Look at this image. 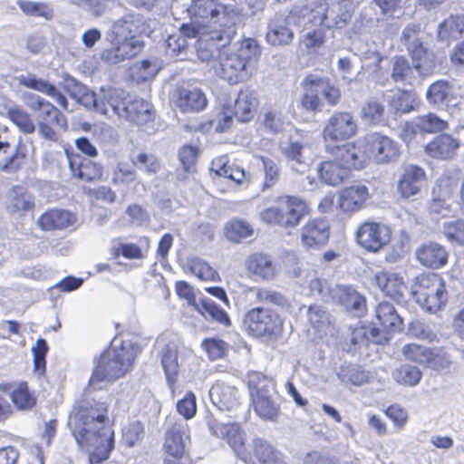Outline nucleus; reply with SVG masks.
Returning <instances> with one entry per match:
<instances>
[{
    "label": "nucleus",
    "instance_id": "1",
    "mask_svg": "<svg viewBox=\"0 0 464 464\" xmlns=\"http://www.w3.org/2000/svg\"><path fill=\"white\" fill-rule=\"evenodd\" d=\"M112 341L97 361L82 399L76 401L75 418L82 423L78 435H105L101 430L109 423L107 405L90 396L92 390L102 389V383L123 377L132 368L137 349L130 341H121L117 346Z\"/></svg>",
    "mask_w": 464,
    "mask_h": 464
},
{
    "label": "nucleus",
    "instance_id": "2",
    "mask_svg": "<svg viewBox=\"0 0 464 464\" xmlns=\"http://www.w3.org/2000/svg\"><path fill=\"white\" fill-rule=\"evenodd\" d=\"M375 314L382 329L371 325L356 328L351 336V343L353 345L368 343L384 344L391 340L392 333L402 330L403 320L392 304L386 301L381 302L375 309Z\"/></svg>",
    "mask_w": 464,
    "mask_h": 464
},
{
    "label": "nucleus",
    "instance_id": "3",
    "mask_svg": "<svg viewBox=\"0 0 464 464\" xmlns=\"http://www.w3.org/2000/svg\"><path fill=\"white\" fill-rule=\"evenodd\" d=\"M301 6L307 25L325 29L344 28L353 16L352 5L343 0H317Z\"/></svg>",
    "mask_w": 464,
    "mask_h": 464
},
{
    "label": "nucleus",
    "instance_id": "4",
    "mask_svg": "<svg viewBox=\"0 0 464 464\" xmlns=\"http://www.w3.org/2000/svg\"><path fill=\"white\" fill-rule=\"evenodd\" d=\"M188 13L194 23L202 24L213 23L216 29H237L239 12L235 5H226L219 0H192Z\"/></svg>",
    "mask_w": 464,
    "mask_h": 464
},
{
    "label": "nucleus",
    "instance_id": "5",
    "mask_svg": "<svg viewBox=\"0 0 464 464\" xmlns=\"http://www.w3.org/2000/svg\"><path fill=\"white\" fill-rule=\"evenodd\" d=\"M411 294L416 302L430 312L440 310L448 298L443 280L434 273L417 276L411 285Z\"/></svg>",
    "mask_w": 464,
    "mask_h": 464
},
{
    "label": "nucleus",
    "instance_id": "6",
    "mask_svg": "<svg viewBox=\"0 0 464 464\" xmlns=\"http://www.w3.org/2000/svg\"><path fill=\"white\" fill-rule=\"evenodd\" d=\"M292 25L304 27L307 25L301 5L294 6L286 15L276 14L268 21L266 43L275 47L290 45L295 39Z\"/></svg>",
    "mask_w": 464,
    "mask_h": 464
},
{
    "label": "nucleus",
    "instance_id": "7",
    "mask_svg": "<svg viewBox=\"0 0 464 464\" xmlns=\"http://www.w3.org/2000/svg\"><path fill=\"white\" fill-rule=\"evenodd\" d=\"M242 324L249 334L276 340L282 333L283 320L277 313L265 307H255L243 316Z\"/></svg>",
    "mask_w": 464,
    "mask_h": 464
},
{
    "label": "nucleus",
    "instance_id": "8",
    "mask_svg": "<svg viewBox=\"0 0 464 464\" xmlns=\"http://www.w3.org/2000/svg\"><path fill=\"white\" fill-rule=\"evenodd\" d=\"M436 65L431 58L411 61L404 56H396L392 62V79L403 85L414 86L420 79L434 72Z\"/></svg>",
    "mask_w": 464,
    "mask_h": 464
},
{
    "label": "nucleus",
    "instance_id": "9",
    "mask_svg": "<svg viewBox=\"0 0 464 464\" xmlns=\"http://www.w3.org/2000/svg\"><path fill=\"white\" fill-rule=\"evenodd\" d=\"M237 29L204 30L199 39L196 42V52L198 58L208 63L213 59L221 57V49L227 47L236 35Z\"/></svg>",
    "mask_w": 464,
    "mask_h": 464
},
{
    "label": "nucleus",
    "instance_id": "10",
    "mask_svg": "<svg viewBox=\"0 0 464 464\" xmlns=\"http://www.w3.org/2000/svg\"><path fill=\"white\" fill-rule=\"evenodd\" d=\"M324 150L343 167H347L348 171H351V169H364L369 160L364 141L327 144L324 145Z\"/></svg>",
    "mask_w": 464,
    "mask_h": 464
},
{
    "label": "nucleus",
    "instance_id": "11",
    "mask_svg": "<svg viewBox=\"0 0 464 464\" xmlns=\"http://www.w3.org/2000/svg\"><path fill=\"white\" fill-rule=\"evenodd\" d=\"M357 122L348 111H335L324 122L323 138L324 145L342 142L357 133Z\"/></svg>",
    "mask_w": 464,
    "mask_h": 464
},
{
    "label": "nucleus",
    "instance_id": "12",
    "mask_svg": "<svg viewBox=\"0 0 464 464\" xmlns=\"http://www.w3.org/2000/svg\"><path fill=\"white\" fill-rule=\"evenodd\" d=\"M369 159L372 157L377 164H390L398 160L400 145L388 136L379 132L369 134L364 140Z\"/></svg>",
    "mask_w": 464,
    "mask_h": 464
},
{
    "label": "nucleus",
    "instance_id": "13",
    "mask_svg": "<svg viewBox=\"0 0 464 464\" xmlns=\"http://www.w3.org/2000/svg\"><path fill=\"white\" fill-rule=\"evenodd\" d=\"M391 239L388 226L380 222L365 221L356 231V241L365 250L377 252Z\"/></svg>",
    "mask_w": 464,
    "mask_h": 464
},
{
    "label": "nucleus",
    "instance_id": "14",
    "mask_svg": "<svg viewBox=\"0 0 464 464\" xmlns=\"http://www.w3.org/2000/svg\"><path fill=\"white\" fill-rule=\"evenodd\" d=\"M329 302L341 305L345 310L362 315L366 310L365 297L353 285L336 284L328 287Z\"/></svg>",
    "mask_w": 464,
    "mask_h": 464
},
{
    "label": "nucleus",
    "instance_id": "15",
    "mask_svg": "<svg viewBox=\"0 0 464 464\" xmlns=\"http://www.w3.org/2000/svg\"><path fill=\"white\" fill-rule=\"evenodd\" d=\"M219 59V67L216 69V72L230 84H237L250 78L249 63L241 55L232 53Z\"/></svg>",
    "mask_w": 464,
    "mask_h": 464
},
{
    "label": "nucleus",
    "instance_id": "16",
    "mask_svg": "<svg viewBox=\"0 0 464 464\" xmlns=\"http://www.w3.org/2000/svg\"><path fill=\"white\" fill-rule=\"evenodd\" d=\"M175 105L184 113L198 112L208 104V100L201 89L192 84L178 86L172 95Z\"/></svg>",
    "mask_w": 464,
    "mask_h": 464
},
{
    "label": "nucleus",
    "instance_id": "17",
    "mask_svg": "<svg viewBox=\"0 0 464 464\" xmlns=\"http://www.w3.org/2000/svg\"><path fill=\"white\" fill-rule=\"evenodd\" d=\"M128 99L129 94L122 89L102 87L99 93H97V108H93L92 111L102 115H108L111 109L113 114L121 118Z\"/></svg>",
    "mask_w": 464,
    "mask_h": 464
},
{
    "label": "nucleus",
    "instance_id": "18",
    "mask_svg": "<svg viewBox=\"0 0 464 464\" xmlns=\"http://www.w3.org/2000/svg\"><path fill=\"white\" fill-rule=\"evenodd\" d=\"M115 437H74L78 447L89 454L90 464H100L110 457Z\"/></svg>",
    "mask_w": 464,
    "mask_h": 464
},
{
    "label": "nucleus",
    "instance_id": "19",
    "mask_svg": "<svg viewBox=\"0 0 464 464\" xmlns=\"http://www.w3.org/2000/svg\"><path fill=\"white\" fill-rule=\"evenodd\" d=\"M330 237V225L325 219H313L301 229V244L306 249L325 246Z\"/></svg>",
    "mask_w": 464,
    "mask_h": 464
},
{
    "label": "nucleus",
    "instance_id": "20",
    "mask_svg": "<svg viewBox=\"0 0 464 464\" xmlns=\"http://www.w3.org/2000/svg\"><path fill=\"white\" fill-rule=\"evenodd\" d=\"M425 178L422 168L412 164L406 165L398 181V191L403 198L414 197L420 193Z\"/></svg>",
    "mask_w": 464,
    "mask_h": 464
},
{
    "label": "nucleus",
    "instance_id": "21",
    "mask_svg": "<svg viewBox=\"0 0 464 464\" xmlns=\"http://www.w3.org/2000/svg\"><path fill=\"white\" fill-rule=\"evenodd\" d=\"M418 261L426 267L439 269L444 266L449 254L444 246L437 242H428L420 245L415 252Z\"/></svg>",
    "mask_w": 464,
    "mask_h": 464
},
{
    "label": "nucleus",
    "instance_id": "22",
    "mask_svg": "<svg viewBox=\"0 0 464 464\" xmlns=\"http://www.w3.org/2000/svg\"><path fill=\"white\" fill-rule=\"evenodd\" d=\"M452 189L448 179L437 180L431 191L429 211L440 217H447L451 212L450 198Z\"/></svg>",
    "mask_w": 464,
    "mask_h": 464
},
{
    "label": "nucleus",
    "instance_id": "23",
    "mask_svg": "<svg viewBox=\"0 0 464 464\" xmlns=\"http://www.w3.org/2000/svg\"><path fill=\"white\" fill-rule=\"evenodd\" d=\"M374 279L376 285L385 295L396 302L404 300L407 286L401 276L389 271H380L376 273Z\"/></svg>",
    "mask_w": 464,
    "mask_h": 464
},
{
    "label": "nucleus",
    "instance_id": "24",
    "mask_svg": "<svg viewBox=\"0 0 464 464\" xmlns=\"http://www.w3.org/2000/svg\"><path fill=\"white\" fill-rule=\"evenodd\" d=\"M111 46L106 48L101 53V59L111 65L120 63L137 56L143 49L140 44L133 43H123L121 41H108Z\"/></svg>",
    "mask_w": 464,
    "mask_h": 464
},
{
    "label": "nucleus",
    "instance_id": "25",
    "mask_svg": "<svg viewBox=\"0 0 464 464\" xmlns=\"http://www.w3.org/2000/svg\"><path fill=\"white\" fill-rule=\"evenodd\" d=\"M422 34L420 25L417 24H407L401 33V42L412 59L430 58L423 44Z\"/></svg>",
    "mask_w": 464,
    "mask_h": 464
},
{
    "label": "nucleus",
    "instance_id": "26",
    "mask_svg": "<svg viewBox=\"0 0 464 464\" xmlns=\"http://www.w3.org/2000/svg\"><path fill=\"white\" fill-rule=\"evenodd\" d=\"M63 88L69 96L87 110L97 108V93L72 76L63 78Z\"/></svg>",
    "mask_w": 464,
    "mask_h": 464
},
{
    "label": "nucleus",
    "instance_id": "27",
    "mask_svg": "<svg viewBox=\"0 0 464 464\" xmlns=\"http://www.w3.org/2000/svg\"><path fill=\"white\" fill-rule=\"evenodd\" d=\"M160 357L167 384L169 389L173 390L178 381L179 371L177 345L174 343L165 344L160 352Z\"/></svg>",
    "mask_w": 464,
    "mask_h": 464
},
{
    "label": "nucleus",
    "instance_id": "28",
    "mask_svg": "<svg viewBox=\"0 0 464 464\" xmlns=\"http://www.w3.org/2000/svg\"><path fill=\"white\" fill-rule=\"evenodd\" d=\"M212 403L220 411H230L239 404V392L235 387L217 383L209 390Z\"/></svg>",
    "mask_w": 464,
    "mask_h": 464
},
{
    "label": "nucleus",
    "instance_id": "29",
    "mask_svg": "<svg viewBox=\"0 0 464 464\" xmlns=\"http://www.w3.org/2000/svg\"><path fill=\"white\" fill-rule=\"evenodd\" d=\"M121 118L138 125H143L153 120L154 113L151 104L143 99H128Z\"/></svg>",
    "mask_w": 464,
    "mask_h": 464
},
{
    "label": "nucleus",
    "instance_id": "30",
    "mask_svg": "<svg viewBox=\"0 0 464 464\" xmlns=\"http://www.w3.org/2000/svg\"><path fill=\"white\" fill-rule=\"evenodd\" d=\"M459 147V141L449 134L434 138L425 147V151L432 158L449 160L454 157Z\"/></svg>",
    "mask_w": 464,
    "mask_h": 464
},
{
    "label": "nucleus",
    "instance_id": "31",
    "mask_svg": "<svg viewBox=\"0 0 464 464\" xmlns=\"http://www.w3.org/2000/svg\"><path fill=\"white\" fill-rule=\"evenodd\" d=\"M69 169L73 177L85 182L100 179L103 169L100 163L80 157L69 158Z\"/></svg>",
    "mask_w": 464,
    "mask_h": 464
},
{
    "label": "nucleus",
    "instance_id": "32",
    "mask_svg": "<svg viewBox=\"0 0 464 464\" xmlns=\"http://www.w3.org/2000/svg\"><path fill=\"white\" fill-rule=\"evenodd\" d=\"M258 100L254 91L242 89L237 94L234 104V116L240 122H247L253 119Z\"/></svg>",
    "mask_w": 464,
    "mask_h": 464
},
{
    "label": "nucleus",
    "instance_id": "33",
    "mask_svg": "<svg viewBox=\"0 0 464 464\" xmlns=\"http://www.w3.org/2000/svg\"><path fill=\"white\" fill-rule=\"evenodd\" d=\"M453 85L446 80H438L432 82L426 91L428 103L436 108H444L453 100Z\"/></svg>",
    "mask_w": 464,
    "mask_h": 464
},
{
    "label": "nucleus",
    "instance_id": "34",
    "mask_svg": "<svg viewBox=\"0 0 464 464\" xmlns=\"http://www.w3.org/2000/svg\"><path fill=\"white\" fill-rule=\"evenodd\" d=\"M281 200L285 203L282 209L285 228L296 227L308 212L306 203L295 196H285L281 198Z\"/></svg>",
    "mask_w": 464,
    "mask_h": 464
},
{
    "label": "nucleus",
    "instance_id": "35",
    "mask_svg": "<svg viewBox=\"0 0 464 464\" xmlns=\"http://www.w3.org/2000/svg\"><path fill=\"white\" fill-rule=\"evenodd\" d=\"M74 216L68 210L53 208L43 213L38 220L37 225L43 230L63 229L72 225Z\"/></svg>",
    "mask_w": 464,
    "mask_h": 464
},
{
    "label": "nucleus",
    "instance_id": "36",
    "mask_svg": "<svg viewBox=\"0 0 464 464\" xmlns=\"http://www.w3.org/2000/svg\"><path fill=\"white\" fill-rule=\"evenodd\" d=\"M317 173L323 183L333 187L341 184L350 175L347 167H343L334 159L322 161L317 167Z\"/></svg>",
    "mask_w": 464,
    "mask_h": 464
},
{
    "label": "nucleus",
    "instance_id": "37",
    "mask_svg": "<svg viewBox=\"0 0 464 464\" xmlns=\"http://www.w3.org/2000/svg\"><path fill=\"white\" fill-rule=\"evenodd\" d=\"M368 198L369 190L366 186L353 185L342 191L340 208L345 212H353L362 208Z\"/></svg>",
    "mask_w": 464,
    "mask_h": 464
},
{
    "label": "nucleus",
    "instance_id": "38",
    "mask_svg": "<svg viewBox=\"0 0 464 464\" xmlns=\"http://www.w3.org/2000/svg\"><path fill=\"white\" fill-rule=\"evenodd\" d=\"M464 32V15L450 16L438 25L437 40L450 44L459 39Z\"/></svg>",
    "mask_w": 464,
    "mask_h": 464
},
{
    "label": "nucleus",
    "instance_id": "39",
    "mask_svg": "<svg viewBox=\"0 0 464 464\" xmlns=\"http://www.w3.org/2000/svg\"><path fill=\"white\" fill-rule=\"evenodd\" d=\"M249 273L262 279L270 280L275 276V266L269 256L255 253L246 261Z\"/></svg>",
    "mask_w": 464,
    "mask_h": 464
},
{
    "label": "nucleus",
    "instance_id": "40",
    "mask_svg": "<svg viewBox=\"0 0 464 464\" xmlns=\"http://www.w3.org/2000/svg\"><path fill=\"white\" fill-rule=\"evenodd\" d=\"M121 19L134 40H142L141 36L143 34L149 35L152 31L150 20L138 12L129 11Z\"/></svg>",
    "mask_w": 464,
    "mask_h": 464
},
{
    "label": "nucleus",
    "instance_id": "41",
    "mask_svg": "<svg viewBox=\"0 0 464 464\" xmlns=\"http://www.w3.org/2000/svg\"><path fill=\"white\" fill-rule=\"evenodd\" d=\"M195 310L201 314L207 320H212L226 327L231 325V321L227 312L208 297L200 298L198 305Z\"/></svg>",
    "mask_w": 464,
    "mask_h": 464
},
{
    "label": "nucleus",
    "instance_id": "42",
    "mask_svg": "<svg viewBox=\"0 0 464 464\" xmlns=\"http://www.w3.org/2000/svg\"><path fill=\"white\" fill-rule=\"evenodd\" d=\"M274 392H261L251 397L255 411L263 419L274 420L279 412V405L272 398Z\"/></svg>",
    "mask_w": 464,
    "mask_h": 464
},
{
    "label": "nucleus",
    "instance_id": "43",
    "mask_svg": "<svg viewBox=\"0 0 464 464\" xmlns=\"http://www.w3.org/2000/svg\"><path fill=\"white\" fill-rule=\"evenodd\" d=\"M282 151L293 170L298 173L306 171L308 163L304 156V145L301 141L290 140L288 145L284 147Z\"/></svg>",
    "mask_w": 464,
    "mask_h": 464
},
{
    "label": "nucleus",
    "instance_id": "44",
    "mask_svg": "<svg viewBox=\"0 0 464 464\" xmlns=\"http://www.w3.org/2000/svg\"><path fill=\"white\" fill-rule=\"evenodd\" d=\"M336 376L344 385L362 386L369 381V372L354 364H343L336 372Z\"/></svg>",
    "mask_w": 464,
    "mask_h": 464
},
{
    "label": "nucleus",
    "instance_id": "45",
    "mask_svg": "<svg viewBox=\"0 0 464 464\" xmlns=\"http://www.w3.org/2000/svg\"><path fill=\"white\" fill-rule=\"evenodd\" d=\"M301 103L303 108L309 111L322 110L323 102L316 79L313 77L305 79L304 92Z\"/></svg>",
    "mask_w": 464,
    "mask_h": 464
},
{
    "label": "nucleus",
    "instance_id": "46",
    "mask_svg": "<svg viewBox=\"0 0 464 464\" xmlns=\"http://www.w3.org/2000/svg\"><path fill=\"white\" fill-rule=\"evenodd\" d=\"M415 127L422 133H435L447 130L449 123L437 114L429 112L415 119Z\"/></svg>",
    "mask_w": 464,
    "mask_h": 464
},
{
    "label": "nucleus",
    "instance_id": "47",
    "mask_svg": "<svg viewBox=\"0 0 464 464\" xmlns=\"http://www.w3.org/2000/svg\"><path fill=\"white\" fill-rule=\"evenodd\" d=\"M253 443L255 455L262 464H285L281 458V453L262 438H256Z\"/></svg>",
    "mask_w": 464,
    "mask_h": 464
},
{
    "label": "nucleus",
    "instance_id": "48",
    "mask_svg": "<svg viewBox=\"0 0 464 464\" xmlns=\"http://www.w3.org/2000/svg\"><path fill=\"white\" fill-rule=\"evenodd\" d=\"M393 379L400 384L414 387L422 378V372L419 367L411 364H401L392 372Z\"/></svg>",
    "mask_w": 464,
    "mask_h": 464
},
{
    "label": "nucleus",
    "instance_id": "49",
    "mask_svg": "<svg viewBox=\"0 0 464 464\" xmlns=\"http://www.w3.org/2000/svg\"><path fill=\"white\" fill-rule=\"evenodd\" d=\"M7 117L24 134H31L35 130V125L30 114L19 105H13L7 109Z\"/></svg>",
    "mask_w": 464,
    "mask_h": 464
},
{
    "label": "nucleus",
    "instance_id": "50",
    "mask_svg": "<svg viewBox=\"0 0 464 464\" xmlns=\"http://www.w3.org/2000/svg\"><path fill=\"white\" fill-rule=\"evenodd\" d=\"M416 105L415 99L408 92L397 91L389 100V108L395 115L409 113Z\"/></svg>",
    "mask_w": 464,
    "mask_h": 464
},
{
    "label": "nucleus",
    "instance_id": "51",
    "mask_svg": "<svg viewBox=\"0 0 464 464\" xmlns=\"http://www.w3.org/2000/svg\"><path fill=\"white\" fill-rule=\"evenodd\" d=\"M36 112H38L39 121L52 122L60 129L66 130L67 120L65 116L47 100Z\"/></svg>",
    "mask_w": 464,
    "mask_h": 464
},
{
    "label": "nucleus",
    "instance_id": "52",
    "mask_svg": "<svg viewBox=\"0 0 464 464\" xmlns=\"http://www.w3.org/2000/svg\"><path fill=\"white\" fill-rule=\"evenodd\" d=\"M253 232L254 230L250 224L241 219L231 220L225 227L227 238L234 243H239L241 240L251 237Z\"/></svg>",
    "mask_w": 464,
    "mask_h": 464
},
{
    "label": "nucleus",
    "instance_id": "53",
    "mask_svg": "<svg viewBox=\"0 0 464 464\" xmlns=\"http://www.w3.org/2000/svg\"><path fill=\"white\" fill-rule=\"evenodd\" d=\"M326 42V31L323 26L309 30L300 36V44L308 53H315Z\"/></svg>",
    "mask_w": 464,
    "mask_h": 464
},
{
    "label": "nucleus",
    "instance_id": "54",
    "mask_svg": "<svg viewBox=\"0 0 464 464\" xmlns=\"http://www.w3.org/2000/svg\"><path fill=\"white\" fill-rule=\"evenodd\" d=\"M188 269L198 278L204 281H217L218 273L208 263L199 257L188 259Z\"/></svg>",
    "mask_w": 464,
    "mask_h": 464
},
{
    "label": "nucleus",
    "instance_id": "55",
    "mask_svg": "<svg viewBox=\"0 0 464 464\" xmlns=\"http://www.w3.org/2000/svg\"><path fill=\"white\" fill-rule=\"evenodd\" d=\"M16 4L25 15L44 17L46 20L53 16V9L46 3L18 0Z\"/></svg>",
    "mask_w": 464,
    "mask_h": 464
},
{
    "label": "nucleus",
    "instance_id": "56",
    "mask_svg": "<svg viewBox=\"0 0 464 464\" xmlns=\"http://www.w3.org/2000/svg\"><path fill=\"white\" fill-rule=\"evenodd\" d=\"M106 41H121L123 43H136L140 44V48H144L143 40H134L130 34H129V30L127 26L123 24L121 18L113 21L109 30L106 32Z\"/></svg>",
    "mask_w": 464,
    "mask_h": 464
},
{
    "label": "nucleus",
    "instance_id": "57",
    "mask_svg": "<svg viewBox=\"0 0 464 464\" xmlns=\"http://www.w3.org/2000/svg\"><path fill=\"white\" fill-rule=\"evenodd\" d=\"M14 405L20 411L31 410L36 403V399L29 392L25 382L20 383L11 393Z\"/></svg>",
    "mask_w": 464,
    "mask_h": 464
},
{
    "label": "nucleus",
    "instance_id": "58",
    "mask_svg": "<svg viewBox=\"0 0 464 464\" xmlns=\"http://www.w3.org/2000/svg\"><path fill=\"white\" fill-rule=\"evenodd\" d=\"M262 162V169L264 172V182L262 190L265 191L274 187L280 179V168L278 164L272 159L266 157H260Z\"/></svg>",
    "mask_w": 464,
    "mask_h": 464
},
{
    "label": "nucleus",
    "instance_id": "59",
    "mask_svg": "<svg viewBox=\"0 0 464 464\" xmlns=\"http://www.w3.org/2000/svg\"><path fill=\"white\" fill-rule=\"evenodd\" d=\"M14 80L20 86L40 92L44 94L53 90L51 82L44 79L38 78L35 74L31 72L16 75Z\"/></svg>",
    "mask_w": 464,
    "mask_h": 464
},
{
    "label": "nucleus",
    "instance_id": "60",
    "mask_svg": "<svg viewBox=\"0 0 464 464\" xmlns=\"http://www.w3.org/2000/svg\"><path fill=\"white\" fill-rule=\"evenodd\" d=\"M431 349L417 343H409L403 346L402 353L407 360L426 366L431 355Z\"/></svg>",
    "mask_w": 464,
    "mask_h": 464
},
{
    "label": "nucleus",
    "instance_id": "61",
    "mask_svg": "<svg viewBox=\"0 0 464 464\" xmlns=\"http://www.w3.org/2000/svg\"><path fill=\"white\" fill-rule=\"evenodd\" d=\"M452 360L449 353L440 348H432L426 367L436 371L449 372L452 365Z\"/></svg>",
    "mask_w": 464,
    "mask_h": 464
},
{
    "label": "nucleus",
    "instance_id": "62",
    "mask_svg": "<svg viewBox=\"0 0 464 464\" xmlns=\"http://www.w3.org/2000/svg\"><path fill=\"white\" fill-rule=\"evenodd\" d=\"M250 396L253 397L261 392H273L272 381L258 372H249L247 375Z\"/></svg>",
    "mask_w": 464,
    "mask_h": 464
},
{
    "label": "nucleus",
    "instance_id": "63",
    "mask_svg": "<svg viewBox=\"0 0 464 464\" xmlns=\"http://www.w3.org/2000/svg\"><path fill=\"white\" fill-rule=\"evenodd\" d=\"M190 444V437H166L164 450L174 459H179Z\"/></svg>",
    "mask_w": 464,
    "mask_h": 464
},
{
    "label": "nucleus",
    "instance_id": "64",
    "mask_svg": "<svg viewBox=\"0 0 464 464\" xmlns=\"http://www.w3.org/2000/svg\"><path fill=\"white\" fill-rule=\"evenodd\" d=\"M442 233L449 242L464 245V219L445 222Z\"/></svg>",
    "mask_w": 464,
    "mask_h": 464
}]
</instances>
